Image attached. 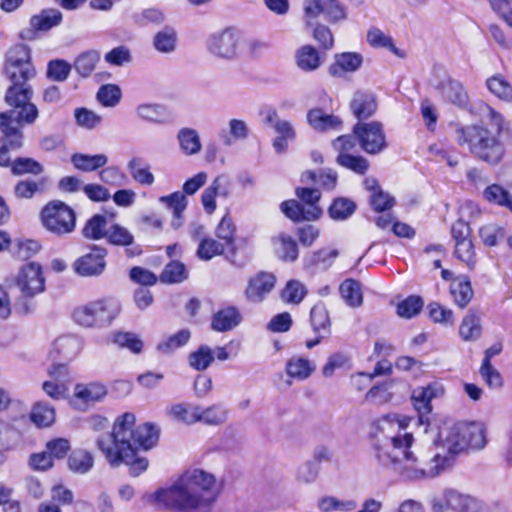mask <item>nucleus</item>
Here are the masks:
<instances>
[{"instance_id": "obj_26", "label": "nucleus", "mask_w": 512, "mask_h": 512, "mask_svg": "<svg viewBox=\"0 0 512 512\" xmlns=\"http://www.w3.org/2000/svg\"><path fill=\"white\" fill-rule=\"evenodd\" d=\"M362 62L361 54L356 52L336 54L335 62L329 67V73L332 76H341L344 72H354L361 67Z\"/></svg>"}, {"instance_id": "obj_36", "label": "nucleus", "mask_w": 512, "mask_h": 512, "mask_svg": "<svg viewBox=\"0 0 512 512\" xmlns=\"http://www.w3.org/2000/svg\"><path fill=\"white\" fill-rule=\"evenodd\" d=\"M108 162V157L105 154H82L75 153L71 156V163L77 170L83 172L96 171L99 168L104 167Z\"/></svg>"}, {"instance_id": "obj_28", "label": "nucleus", "mask_w": 512, "mask_h": 512, "mask_svg": "<svg viewBox=\"0 0 512 512\" xmlns=\"http://www.w3.org/2000/svg\"><path fill=\"white\" fill-rule=\"evenodd\" d=\"M448 504L454 512H479L482 503L475 497L448 489Z\"/></svg>"}, {"instance_id": "obj_12", "label": "nucleus", "mask_w": 512, "mask_h": 512, "mask_svg": "<svg viewBox=\"0 0 512 512\" xmlns=\"http://www.w3.org/2000/svg\"><path fill=\"white\" fill-rule=\"evenodd\" d=\"M108 251L105 247L93 245L89 252L78 257L73 262L74 272L81 277H98L106 269Z\"/></svg>"}, {"instance_id": "obj_21", "label": "nucleus", "mask_w": 512, "mask_h": 512, "mask_svg": "<svg viewBox=\"0 0 512 512\" xmlns=\"http://www.w3.org/2000/svg\"><path fill=\"white\" fill-rule=\"evenodd\" d=\"M377 108V99L372 92L357 91L350 102V109L359 122L373 116Z\"/></svg>"}, {"instance_id": "obj_50", "label": "nucleus", "mask_w": 512, "mask_h": 512, "mask_svg": "<svg viewBox=\"0 0 512 512\" xmlns=\"http://www.w3.org/2000/svg\"><path fill=\"white\" fill-rule=\"evenodd\" d=\"M318 508L323 512H351L357 508V502L353 499L339 500L333 496H326L319 499Z\"/></svg>"}, {"instance_id": "obj_54", "label": "nucleus", "mask_w": 512, "mask_h": 512, "mask_svg": "<svg viewBox=\"0 0 512 512\" xmlns=\"http://www.w3.org/2000/svg\"><path fill=\"white\" fill-rule=\"evenodd\" d=\"M483 195L487 201L505 206L512 211V196L502 186L492 184L485 188Z\"/></svg>"}, {"instance_id": "obj_17", "label": "nucleus", "mask_w": 512, "mask_h": 512, "mask_svg": "<svg viewBox=\"0 0 512 512\" xmlns=\"http://www.w3.org/2000/svg\"><path fill=\"white\" fill-rule=\"evenodd\" d=\"M432 85L434 89L439 92L444 101L458 107H465L467 105L468 95L459 81L445 76Z\"/></svg>"}, {"instance_id": "obj_60", "label": "nucleus", "mask_w": 512, "mask_h": 512, "mask_svg": "<svg viewBox=\"0 0 512 512\" xmlns=\"http://www.w3.org/2000/svg\"><path fill=\"white\" fill-rule=\"evenodd\" d=\"M460 336L465 341L476 340L481 334L480 320L474 314L467 315L459 328Z\"/></svg>"}, {"instance_id": "obj_18", "label": "nucleus", "mask_w": 512, "mask_h": 512, "mask_svg": "<svg viewBox=\"0 0 512 512\" xmlns=\"http://www.w3.org/2000/svg\"><path fill=\"white\" fill-rule=\"evenodd\" d=\"M275 283L276 278L273 274L259 272L249 279L245 290V296L251 302H262L273 290Z\"/></svg>"}, {"instance_id": "obj_57", "label": "nucleus", "mask_w": 512, "mask_h": 512, "mask_svg": "<svg viewBox=\"0 0 512 512\" xmlns=\"http://www.w3.org/2000/svg\"><path fill=\"white\" fill-rule=\"evenodd\" d=\"M336 163L357 174H364L369 168V163L364 157L354 156L348 153L338 154Z\"/></svg>"}, {"instance_id": "obj_48", "label": "nucleus", "mask_w": 512, "mask_h": 512, "mask_svg": "<svg viewBox=\"0 0 512 512\" xmlns=\"http://www.w3.org/2000/svg\"><path fill=\"white\" fill-rule=\"evenodd\" d=\"M100 60V54L96 50H89L76 57L72 67L81 77H88Z\"/></svg>"}, {"instance_id": "obj_63", "label": "nucleus", "mask_w": 512, "mask_h": 512, "mask_svg": "<svg viewBox=\"0 0 512 512\" xmlns=\"http://www.w3.org/2000/svg\"><path fill=\"white\" fill-rule=\"evenodd\" d=\"M190 339V331L187 329L180 330L170 336L166 341L158 344L157 349L161 353L169 354L175 349L184 346Z\"/></svg>"}, {"instance_id": "obj_43", "label": "nucleus", "mask_w": 512, "mask_h": 512, "mask_svg": "<svg viewBox=\"0 0 512 512\" xmlns=\"http://www.w3.org/2000/svg\"><path fill=\"white\" fill-rule=\"evenodd\" d=\"M107 218L102 214H95L85 224L82 234L85 238L91 240H100L106 238L108 234Z\"/></svg>"}, {"instance_id": "obj_23", "label": "nucleus", "mask_w": 512, "mask_h": 512, "mask_svg": "<svg viewBox=\"0 0 512 512\" xmlns=\"http://www.w3.org/2000/svg\"><path fill=\"white\" fill-rule=\"evenodd\" d=\"M106 239L111 245L126 247V255L128 257H134L141 253L139 247L128 248L134 244V235L120 224H113L108 228Z\"/></svg>"}, {"instance_id": "obj_59", "label": "nucleus", "mask_w": 512, "mask_h": 512, "mask_svg": "<svg viewBox=\"0 0 512 512\" xmlns=\"http://www.w3.org/2000/svg\"><path fill=\"white\" fill-rule=\"evenodd\" d=\"M306 294L307 290L302 282L290 280L282 291V299L287 303L299 304Z\"/></svg>"}, {"instance_id": "obj_16", "label": "nucleus", "mask_w": 512, "mask_h": 512, "mask_svg": "<svg viewBox=\"0 0 512 512\" xmlns=\"http://www.w3.org/2000/svg\"><path fill=\"white\" fill-rule=\"evenodd\" d=\"M23 127L14 123L11 114L0 113V144L17 151L24 146Z\"/></svg>"}, {"instance_id": "obj_15", "label": "nucleus", "mask_w": 512, "mask_h": 512, "mask_svg": "<svg viewBox=\"0 0 512 512\" xmlns=\"http://www.w3.org/2000/svg\"><path fill=\"white\" fill-rule=\"evenodd\" d=\"M306 24L311 26V20L324 14L329 22H337L346 18V12L338 0H308L304 6Z\"/></svg>"}, {"instance_id": "obj_25", "label": "nucleus", "mask_w": 512, "mask_h": 512, "mask_svg": "<svg viewBox=\"0 0 512 512\" xmlns=\"http://www.w3.org/2000/svg\"><path fill=\"white\" fill-rule=\"evenodd\" d=\"M21 433L12 424L0 420V457L7 461L9 452L21 443Z\"/></svg>"}, {"instance_id": "obj_34", "label": "nucleus", "mask_w": 512, "mask_h": 512, "mask_svg": "<svg viewBox=\"0 0 512 512\" xmlns=\"http://www.w3.org/2000/svg\"><path fill=\"white\" fill-rule=\"evenodd\" d=\"M450 293L455 304L460 308H465L473 297L471 283L467 277H458L452 280L450 284Z\"/></svg>"}, {"instance_id": "obj_29", "label": "nucleus", "mask_w": 512, "mask_h": 512, "mask_svg": "<svg viewBox=\"0 0 512 512\" xmlns=\"http://www.w3.org/2000/svg\"><path fill=\"white\" fill-rule=\"evenodd\" d=\"M295 61L297 67L304 72L315 71L322 64L319 52L312 45L300 47L295 53Z\"/></svg>"}, {"instance_id": "obj_1", "label": "nucleus", "mask_w": 512, "mask_h": 512, "mask_svg": "<svg viewBox=\"0 0 512 512\" xmlns=\"http://www.w3.org/2000/svg\"><path fill=\"white\" fill-rule=\"evenodd\" d=\"M413 443L414 437L411 433L401 432L396 416H383L373 435V457L379 465L394 469L406 480L437 477L440 465L427 463L425 453L415 455L411 450Z\"/></svg>"}, {"instance_id": "obj_64", "label": "nucleus", "mask_w": 512, "mask_h": 512, "mask_svg": "<svg viewBox=\"0 0 512 512\" xmlns=\"http://www.w3.org/2000/svg\"><path fill=\"white\" fill-rule=\"evenodd\" d=\"M423 307V300L419 296H409L397 305V314L402 318L416 316Z\"/></svg>"}, {"instance_id": "obj_61", "label": "nucleus", "mask_w": 512, "mask_h": 512, "mask_svg": "<svg viewBox=\"0 0 512 512\" xmlns=\"http://www.w3.org/2000/svg\"><path fill=\"white\" fill-rule=\"evenodd\" d=\"M225 245L212 238H203L198 246L197 255L202 260H210L214 256L222 255Z\"/></svg>"}, {"instance_id": "obj_8", "label": "nucleus", "mask_w": 512, "mask_h": 512, "mask_svg": "<svg viewBox=\"0 0 512 512\" xmlns=\"http://www.w3.org/2000/svg\"><path fill=\"white\" fill-rule=\"evenodd\" d=\"M4 71L10 86H31L29 81L36 75L31 50L25 44H15L5 54Z\"/></svg>"}, {"instance_id": "obj_62", "label": "nucleus", "mask_w": 512, "mask_h": 512, "mask_svg": "<svg viewBox=\"0 0 512 512\" xmlns=\"http://www.w3.org/2000/svg\"><path fill=\"white\" fill-rule=\"evenodd\" d=\"M229 135H221L223 143L227 146L236 140H244L248 137L249 129L247 124L240 119H231L229 121Z\"/></svg>"}, {"instance_id": "obj_41", "label": "nucleus", "mask_w": 512, "mask_h": 512, "mask_svg": "<svg viewBox=\"0 0 512 512\" xmlns=\"http://www.w3.org/2000/svg\"><path fill=\"white\" fill-rule=\"evenodd\" d=\"M11 174L16 177L24 175L38 176L44 172V166L31 157H16L13 159Z\"/></svg>"}, {"instance_id": "obj_39", "label": "nucleus", "mask_w": 512, "mask_h": 512, "mask_svg": "<svg viewBox=\"0 0 512 512\" xmlns=\"http://www.w3.org/2000/svg\"><path fill=\"white\" fill-rule=\"evenodd\" d=\"M127 169L132 179L141 185L150 186L155 181L150 165L141 158H132L127 164Z\"/></svg>"}, {"instance_id": "obj_7", "label": "nucleus", "mask_w": 512, "mask_h": 512, "mask_svg": "<svg viewBox=\"0 0 512 512\" xmlns=\"http://www.w3.org/2000/svg\"><path fill=\"white\" fill-rule=\"evenodd\" d=\"M32 97V86H9L4 100L12 109L2 113L11 114L12 121L22 127L35 124L39 118V109L31 101Z\"/></svg>"}, {"instance_id": "obj_58", "label": "nucleus", "mask_w": 512, "mask_h": 512, "mask_svg": "<svg viewBox=\"0 0 512 512\" xmlns=\"http://www.w3.org/2000/svg\"><path fill=\"white\" fill-rule=\"evenodd\" d=\"M213 360L212 350L207 345H201L189 355V365L197 371L206 370Z\"/></svg>"}, {"instance_id": "obj_20", "label": "nucleus", "mask_w": 512, "mask_h": 512, "mask_svg": "<svg viewBox=\"0 0 512 512\" xmlns=\"http://www.w3.org/2000/svg\"><path fill=\"white\" fill-rule=\"evenodd\" d=\"M307 122L311 128L318 132L339 131L342 129V120L333 114L326 113L321 108H312L307 112Z\"/></svg>"}, {"instance_id": "obj_9", "label": "nucleus", "mask_w": 512, "mask_h": 512, "mask_svg": "<svg viewBox=\"0 0 512 512\" xmlns=\"http://www.w3.org/2000/svg\"><path fill=\"white\" fill-rule=\"evenodd\" d=\"M43 227L56 236L70 234L76 227V213L60 200L48 202L40 212Z\"/></svg>"}, {"instance_id": "obj_30", "label": "nucleus", "mask_w": 512, "mask_h": 512, "mask_svg": "<svg viewBox=\"0 0 512 512\" xmlns=\"http://www.w3.org/2000/svg\"><path fill=\"white\" fill-rule=\"evenodd\" d=\"M107 388L100 382L88 384H77L74 389V396L83 403L101 401L107 395Z\"/></svg>"}, {"instance_id": "obj_10", "label": "nucleus", "mask_w": 512, "mask_h": 512, "mask_svg": "<svg viewBox=\"0 0 512 512\" xmlns=\"http://www.w3.org/2000/svg\"><path fill=\"white\" fill-rule=\"evenodd\" d=\"M122 444L120 447L107 445L104 440H97V447L104 454L111 467H118L121 464L129 465V472L136 477L148 467V460L144 457H136V451L129 446L124 438H118Z\"/></svg>"}, {"instance_id": "obj_5", "label": "nucleus", "mask_w": 512, "mask_h": 512, "mask_svg": "<svg viewBox=\"0 0 512 512\" xmlns=\"http://www.w3.org/2000/svg\"><path fill=\"white\" fill-rule=\"evenodd\" d=\"M135 421V415L126 412L115 420L110 433L100 436L97 440H104L107 445L120 447L122 444L118 438H124V441L134 450L152 448L158 441L159 429L151 423H144L134 428Z\"/></svg>"}, {"instance_id": "obj_11", "label": "nucleus", "mask_w": 512, "mask_h": 512, "mask_svg": "<svg viewBox=\"0 0 512 512\" xmlns=\"http://www.w3.org/2000/svg\"><path fill=\"white\" fill-rule=\"evenodd\" d=\"M353 133L368 154H379L387 146L383 125L378 121L358 122L353 128Z\"/></svg>"}, {"instance_id": "obj_55", "label": "nucleus", "mask_w": 512, "mask_h": 512, "mask_svg": "<svg viewBox=\"0 0 512 512\" xmlns=\"http://www.w3.org/2000/svg\"><path fill=\"white\" fill-rule=\"evenodd\" d=\"M72 65L62 59L50 60L47 64L46 76L54 82H64L70 75Z\"/></svg>"}, {"instance_id": "obj_37", "label": "nucleus", "mask_w": 512, "mask_h": 512, "mask_svg": "<svg viewBox=\"0 0 512 512\" xmlns=\"http://www.w3.org/2000/svg\"><path fill=\"white\" fill-rule=\"evenodd\" d=\"M315 369L316 365L313 362L302 357L290 358L285 367V371L289 377L300 381L307 379Z\"/></svg>"}, {"instance_id": "obj_46", "label": "nucleus", "mask_w": 512, "mask_h": 512, "mask_svg": "<svg viewBox=\"0 0 512 512\" xmlns=\"http://www.w3.org/2000/svg\"><path fill=\"white\" fill-rule=\"evenodd\" d=\"M188 278L186 266L180 261H171L163 269L159 280L164 284H177Z\"/></svg>"}, {"instance_id": "obj_53", "label": "nucleus", "mask_w": 512, "mask_h": 512, "mask_svg": "<svg viewBox=\"0 0 512 512\" xmlns=\"http://www.w3.org/2000/svg\"><path fill=\"white\" fill-rule=\"evenodd\" d=\"M30 417L38 427H48L55 420V410L47 403L38 402L33 406Z\"/></svg>"}, {"instance_id": "obj_44", "label": "nucleus", "mask_w": 512, "mask_h": 512, "mask_svg": "<svg viewBox=\"0 0 512 512\" xmlns=\"http://www.w3.org/2000/svg\"><path fill=\"white\" fill-rule=\"evenodd\" d=\"M340 294L345 303L353 308L359 307L363 302L361 284L354 279H346L339 287Z\"/></svg>"}, {"instance_id": "obj_6", "label": "nucleus", "mask_w": 512, "mask_h": 512, "mask_svg": "<svg viewBox=\"0 0 512 512\" xmlns=\"http://www.w3.org/2000/svg\"><path fill=\"white\" fill-rule=\"evenodd\" d=\"M121 303L114 297H104L76 307L72 318L84 328H106L119 316Z\"/></svg>"}, {"instance_id": "obj_51", "label": "nucleus", "mask_w": 512, "mask_h": 512, "mask_svg": "<svg viewBox=\"0 0 512 512\" xmlns=\"http://www.w3.org/2000/svg\"><path fill=\"white\" fill-rule=\"evenodd\" d=\"M488 90L499 99L512 101V86L502 75H494L487 79Z\"/></svg>"}, {"instance_id": "obj_31", "label": "nucleus", "mask_w": 512, "mask_h": 512, "mask_svg": "<svg viewBox=\"0 0 512 512\" xmlns=\"http://www.w3.org/2000/svg\"><path fill=\"white\" fill-rule=\"evenodd\" d=\"M276 254L286 262H294L298 258V246L296 241L285 233H280L272 239Z\"/></svg>"}, {"instance_id": "obj_32", "label": "nucleus", "mask_w": 512, "mask_h": 512, "mask_svg": "<svg viewBox=\"0 0 512 512\" xmlns=\"http://www.w3.org/2000/svg\"><path fill=\"white\" fill-rule=\"evenodd\" d=\"M227 418L228 410L221 403L212 404L205 408L198 405V422L218 426L225 423Z\"/></svg>"}, {"instance_id": "obj_4", "label": "nucleus", "mask_w": 512, "mask_h": 512, "mask_svg": "<svg viewBox=\"0 0 512 512\" xmlns=\"http://www.w3.org/2000/svg\"><path fill=\"white\" fill-rule=\"evenodd\" d=\"M483 429L474 423H454L440 430L435 447L426 454L427 463L439 464L438 476L450 469L455 457L468 447L481 449L485 446Z\"/></svg>"}, {"instance_id": "obj_38", "label": "nucleus", "mask_w": 512, "mask_h": 512, "mask_svg": "<svg viewBox=\"0 0 512 512\" xmlns=\"http://www.w3.org/2000/svg\"><path fill=\"white\" fill-rule=\"evenodd\" d=\"M166 413L171 419L186 425L198 422V405L178 403L167 408Z\"/></svg>"}, {"instance_id": "obj_14", "label": "nucleus", "mask_w": 512, "mask_h": 512, "mask_svg": "<svg viewBox=\"0 0 512 512\" xmlns=\"http://www.w3.org/2000/svg\"><path fill=\"white\" fill-rule=\"evenodd\" d=\"M238 43V33L232 28H227L213 34L208 39L207 48L218 58L232 60L237 56Z\"/></svg>"}, {"instance_id": "obj_3", "label": "nucleus", "mask_w": 512, "mask_h": 512, "mask_svg": "<svg viewBox=\"0 0 512 512\" xmlns=\"http://www.w3.org/2000/svg\"><path fill=\"white\" fill-rule=\"evenodd\" d=\"M485 117L495 127L488 129L482 123L458 126L455 129L456 142L467 147L470 154L488 165H498L504 158L506 149L501 140L504 118L492 107H486Z\"/></svg>"}, {"instance_id": "obj_13", "label": "nucleus", "mask_w": 512, "mask_h": 512, "mask_svg": "<svg viewBox=\"0 0 512 512\" xmlns=\"http://www.w3.org/2000/svg\"><path fill=\"white\" fill-rule=\"evenodd\" d=\"M16 285L26 297H34L45 290V278L42 267L30 262L21 267L16 277Z\"/></svg>"}, {"instance_id": "obj_49", "label": "nucleus", "mask_w": 512, "mask_h": 512, "mask_svg": "<svg viewBox=\"0 0 512 512\" xmlns=\"http://www.w3.org/2000/svg\"><path fill=\"white\" fill-rule=\"evenodd\" d=\"M93 464L92 454L85 450H75L68 458L70 470L77 474H86L92 469Z\"/></svg>"}, {"instance_id": "obj_40", "label": "nucleus", "mask_w": 512, "mask_h": 512, "mask_svg": "<svg viewBox=\"0 0 512 512\" xmlns=\"http://www.w3.org/2000/svg\"><path fill=\"white\" fill-rule=\"evenodd\" d=\"M265 123L274 129L275 133L278 135L277 137H283L290 140H294L296 138V131L292 123L288 120L281 119L275 109H269L266 112Z\"/></svg>"}, {"instance_id": "obj_27", "label": "nucleus", "mask_w": 512, "mask_h": 512, "mask_svg": "<svg viewBox=\"0 0 512 512\" xmlns=\"http://www.w3.org/2000/svg\"><path fill=\"white\" fill-rule=\"evenodd\" d=\"M310 325L313 332L321 337H328L331 333V320L326 305L316 303L310 311Z\"/></svg>"}, {"instance_id": "obj_22", "label": "nucleus", "mask_w": 512, "mask_h": 512, "mask_svg": "<svg viewBox=\"0 0 512 512\" xmlns=\"http://www.w3.org/2000/svg\"><path fill=\"white\" fill-rule=\"evenodd\" d=\"M281 211L294 222L316 220L322 214L319 207H305L296 200H287L281 203Z\"/></svg>"}, {"instance_id": "obj_33", "label": "nucleus", "mask_w": 512, "mask_h": 512, "mask_svg": "<svg viewBox=\"0 0 512 512\" xmlns=\"http://www.w3.org/2000/svg\"><path fill=\"white\" fill-rule=\"evenodd\" d=\"M337 180V173L330 168L320 169L318 172L305 171L301 176V181L303 183H315L328 191H331L336 187Z\"/></svg>"}, {"instance_id": "obj_47", "label": "nucleus", "mask_w": 512, "mask_h": 512, "mask_svg": "<svg viewBox=\"0 0 512 512\" xmlns=\"http://www.w3.org/2000/svg\"><path fill=\"white\" fill-rule=\"evenodd\" d=\"M356 203L349 198L338 197L333 200L328 209L329 216L336 221H344L356 211Z\"/></svg>"}, {"instance_id": "obj_19", "label": "nucleus", "mask_w": 512, "mask_h": 512, "mask_svg": "<svg viewBox=\"0 0 512 512\" xmlns=\"http://www.w3.org/2000/svg\"><path fill=\"white\" fill-rule=\"evenodd\" d=\"M444 387L438 382H433L425 387H418L413 390L411 399L415 408L423 416L432 411L431 401L435 398L441 397L444 394ZM423 422L422 417H420Z\"/></svg>"}, {"instance_id": "obj_42", "label": "nucleus", "mask_w": 512, "mask_h": 512, "mask_svg": "<svg viewBox=\"0 0 512 512\" xmlns=\"http://www.w3.org/2000/svg\"><path fill=\"white\" fill-rule=\"evenodd\" d=\"M177 39L176 30L171 26H165L155 34L153 46L160 53H171L176 49Z\"/></svg>"}, {"instance_id": "obj_45", "label": "nucleus", "mask_w": 512, "mask_h": 512, "mask_svg": "<svg viewBox=\"0 0 512 512\" xmlns=\"http://www.w3.org/2000/svg\"><path fill=\"white\" fill-rule=\"evenodd\" d=\"M180 148L186 155L197 154L201 150L200 137L195 129L182 128L177 134Z\"/></svg>"}, {"instance_id": "obj_2", "label": "nucleus", "mask_w": 512, "mask_h": 512, "mask_svg": "<svg viewBox=\"0 0 512 512\" xmlns=\"http://www.w3.org/2000/svg\"><path fill=\"white\" fill-rule=\"evenodd\" d=\"M219 491L216 477L203 469L187 470L167 489L155 492V501L173 512H211Z\"/></svg>"}, {"instance_id": "obj_56", "label": "nucleus", "mask_w": 512, "mask_h": 512, "mask_svg": "<svg viewBox=\"0 0 512 512\" xmlns=\"http://www.w3.org/2000/svg\"><path fill=\"white\" fill-rule=\"evenodd\" d=\"M55 347L63 357L72 359L81 351L82 343L75 336H62L56 340Z\"/></svg>"}, {"instance_id": "obj_24", "label": "nucleus", "mask_w": 512, "mask_h": 512, "mask_svg": "<svg viewBox=\"0 0 512 512\" xmlns=\"http://www.w3.org/2000/svg\"><path fill=\"white\" fill-rule=\"evenodd\" d=\"M241 314L235 306H228L217 311L211 320V328L217 332L230 331L241 322Z\"/></svg>"}, {"instance_id": "obj_52", "label": "nucleus", "mask_w": 512, "mask_h": 512, "mask_svg": "<svg viewBox=\"0 0 512 512\" xmlns=\"http://www.w3.org/2000/svg\"><path fill=\"white\" fill-rule=\"evenodd\" d=\"M136 114L145 121L162 123L167 116V111L166 108L160 104L145 103L137 106Z\"/></svg>"}, {"instance_id": "obj_35", "label": "nucleus", "mask_w": 512, "mask_h": 512, "mask_svg": "<svg viewBox=\"0 0 512 512\" xmlns=\"http://www.w3.org/2000/svg\"><path fill=\"white\" fill-rule=\"evenodd\" d=\"M63 19L61 11L58 9H44L38 15H34L30 19V25L37 31H48L58 26Z\"/></svg>"}]
</instances>
